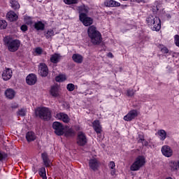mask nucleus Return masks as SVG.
<instances>
[{
	"label": "nucleus",
	"mask_w": 179,
	"mask_h": 179,
	"mask_svg": "<svg viewBox=\"0 0 179 179\" xmlns=\"http://www.w3.org/2000/svg\"><path fill=\"white\" fill-rule=\"evenodd\" d=\"M122 1H128V0H122Z\"/></svg>",
	"instance_id": "nucleus-52"
},
{
	"label": "nucleus",
	"mask_w": 179,
	"mask_h": 179,
	"mask_svg": "<svg viewBox=\"0 0 179 179\" xmlns=\"http://www.w3.org/2000/svg\"><path fill=\"white\" fill-rule=\"evenodd\" d=\"M88 37L91 40V43L94 45H97L101 43V34L96 29V27L91 26L88 28L87 30Z\"/></svg>",
	"instance_id": "nucleus-2"
},
{
	"label": "nucleus",
	"mask_w": 179,
	"mask_h": 179,
	"mask_svg": "<svg viewBox=\"0 0 179 179\" xmlns=\"http://www.w3.org/2000/svg\"><path fill=\"white\" fill-rule=\"evenodd\" d=\"M115 169H110V176L113 177L115 176Z\"/></svg>",
	"instance_id": "nucleus-45"
},
{
	"label": "nucleus",
	"mask_w": 179,
	"mask_h": 179,
	"mask_svg": "<svg viewBox=\"0 0 179 179\" xmlns=\"http://www.w3.org/2000/svg\"><path fill=\"white\" fill-rule=\"evenodd\" d=\"M61 61V55L55 53L50 57V62L52 64H58Z\"/></svg>",
	"instance_id": "nucleus-23"
},
{
	"label": "nucleus",
	"mask_w": 179,
	"mask_h": 179,
	"mask_svg": "<svg viewBox=\"0 0 179 179\" xmlns=\"http://www.w3.org/2000/svg\"><path fill=\"white\" fill-rule=\"evenodd\" d=\"M38 73L41 76L45 77L48 75V67L44 63H41L38 66Z\"/></svg>",
	"instance_id": "nucleus-12"
},
{
	"label": "nucleus",
	"mask_w": 179,
	"mask_h": 179,
	"mask_svg": "<svg viewBox=\"0 0 179 179\" xmlns=\"http://www.w3.org/2000/svg\"><path fill=\"white\" fill-rule=\"evenodd\" d=\"M146 22L152 31H160V29H162V21L159 17L150 15L146 18Z\"/></svg>",
	"instance_id": "nucleus-1"
},
{
	"label": "nucleus",
	"mask_w": 179,
	"mask_h": 179,
	"mask_svg": "<svg viewBox=\"0 0 179 179\" xmlns=\"http://www.w3.org/2000/svg\"><path fill=\"white\" fill-rule=\"evenodd\" d=\"M108 167L110 170H113L115 169V163L113 161L110 162L108 164Z\"/></svg>",
	"instance_id": "nucleus-40"
},
{
	"label": "nucleus",
	"mask_w": 179,
	"mask_h": 179,
	"mask_svg": "<svg viewBox=\"0 0 179 179\" xmlns=\"http://www.w3.org/2000/svg\"><path fill=\"white\" fill-rule=\"evenodd\" d=\"M103 4L106 8H118V6H121V3L120 2L114 0H106Z\"/></svg>",
	"instance_id": "nucleus-15"
},
{
	"label": "nucleus",
	"mask_w": 179,
	"mask_h": 179,
	"mask_svg": "<svg viewBox=\"0 0 179 179\" xmlns=\"http://www.w3.org/2000/svg\"><path fill=\"white\" fill-rule=\"evenodd\" d=\"M134 2H137V3H141V2H143V0H134Z\"/></svg>",
	"instance_id": "nucleus-48"
},
{
	"label": "nucleus",
	"mask_w": 179,
	"mask_h": 179,
	"mask_svg": "<svg viewBox=\"0 0 179 179\" xmlns=\"http://www.w3.org/2000/svg\"><path fill=\"white\" fill-rule=\"evenodd\" d=\"M35 114L42 120H45L46 121H48L51 118V110L45 107L37 108L35 110Z\"/></svg>",
	"instance_id": "nucleus-4"
},
{
	"label": "nucleus",
	"mask_w": 179,
	"mask_h": 179,
	"mask_svg": "<svg viewBox=\"0 0 179 179\" xmlns=\"http://www.w3.org/2000/svg\"><path fill=\"white\" fill-rule=\"evenodd\" d=\"M162 51L163 52H165V54H168V52H169V49H167V48H163L162 49Z\"/></svg>",
	"instance_id": "nucleus-46"
},
{
	"label": "nucleus",
	"mask_w": 179,
	"mask_h": 179,
	"mask_svg": "<svg viewBox=\"0 0 179 179\" xmlns=\"http://www.w3.org/2000/svg\"><path fill=\"white\" fill-rule=\"evenodd\" d=\"M145 140V138H143V135L142 134H138V142L140 143H142V142Z\"/></svg>",
	"instance_id": "nucleus-43"
},
{
	"label": "nucleus",
	"mask_w": 179,
	"mask_h": 179,
	"mask_svg": "<svg viewBox=\"0 0 179 179\" xmlns=\"http://www.w3.org/2000/svg\"><path fill=\"white\" fill-rule=\"evenodd\" d=\"M157 134L160 141H164L167 138V133L163 129L158 131Z\"/></svg>",
	"instance_id": "nucleus-28"
},
{
	"label": "nucleus",
	"mask_w": 179,
	"mask_h": 179,
	"mask_svg": "<svg viewBox=\"0 0 179 179\" xmlns=\"http://www.w3.org/2000/svg\"><path fill=\"white\" fill-rule=\"evenodd\" d=\"M108 57L109 58H113V53L109 52V53L108 54Z\"/></svg>",
	"instance_id": "nucleus-50"
},
{
	"label": "nucleus",
	"mask_w": 179,
	"mask_h": 179,
	"mask_svg": "<svg viewBox=\"0 0 179 179\" xmlns=\"http://www.w3.org/2000/svg\"><path fill=\"white\" fill-rule=\"evenodd\" d=\"M169 166L171 171H177L179 169V160L171 161L169 162Z\"/></svg>",
	"instance_id": "nucleus-21"
},
{
	"label": "nucleus",
	"mask_w": 179,
	"mask_h": 179,
	"mask_svg": "<svg viewBox=\"0 0 179 179\" xmlns=\"http://www.w3.org/2000/svg\"><path fill=\"white\" fill-rule=\"evenodd\" d=\"M53 129H55V134L61 136V135H64V131H65V127L62 123L59 122H55L52 124Z\"/></svg>",
	"instance_id": "nucleus-7"
},
{
	"label": "nucleus",
	"mask_w": 179,
	"mask_h": 179,
	"mask_svg": "<svg viewBox=\"0 0 179 179\" xmlns=\"http://www.w3.org/2000/svg\"><path fill=\"white\" fill-rule=\"evenodd\" d=\"M90 169L93 170V171H97L99 167H100V162L96 158H92L89 161Z\"/></svg>",
	"instance_id": "nucleus-11"
},
{
	"label": "nucleus",
	"mask_w": 179,
	"mask_h": 179,
	"mask_svg": "<svg viewBox=\"0 0 179 179\" xmlns=\"http://www.w3.org/2000/svg\"><path fill=\"white\" fill-rule=\"evenodd\" d=\"M10 3L11 8L15 10H16V9L20 8V4L16 0H10Z\"/></svg>",
	"instance_id": "nucleus-30"
},
{
	"label": "nucleus",
	"mask_w": 179,
	"mask_h": 179,
	"mask_svg": "<svg viewBox=\"0 0 179 179\" xmlns=\"http://www.w3.org/2000/svg\"><path fill=\"white\" fill-rule=\"evenodd\" d=\"M26 113H27V110L24 108H21L17 111V114L20 115V117H24V115H26Z\"/></svg>",
	"instance_id": "nucleus-36"
},
{
	"label": "nucleus",
	"mask_w": 179,
	"mask_h": 179,
	"mask_svg": "<svg viewBox=\"0 0 179 179\" xmlns=\"http://www.w3.org/2000/svg\"><path fill=\"white\" fill-rule=\"evenodd\" d=\"M12 78V70L10 69H6L3 71L2 78L3 80H9Z\"/></svg>",
	"instance_id": "nucleus-20"
},
{
	"label": "nucleus",
	"mask_w": 179,
	"mask_h": 179,
	"mask_svg": "<svg viewBox=\"0 0 179 179\" xmlns=\"http://www.w3.org/2000/svg\"><path fill=\"white\" fill-rule=\"evenodd\" d=\"M66 79V76L65 74H59L55 78L56 82H65Z\"/></svg>",
	"instance_id": "nucleus-33"
},
{
	"label": "nucleus",
	"mask_w": 179,
	"mask_h": 179,
	"mask_svg": "<svg viewBox=\"0 0 179 179\" xmlns=\"http://www.w3.org/2000/svg\"><path fill=\"white\" fill-rule=\"evenodd\" d=\"M36 55H41V54H43L44 55H47V52L44 50H43V48L38 47L34 49Z\"/></svg>",
	"instance_id": "nucleus-32"
},
{
	"label": "nucleus",
	"mask_w": 179,
	"mask_h": 179,
	"mask_svg": "<svg viewBox=\"0 0 179 179\" xmlns=\"http://www.w3.org/2000/svg\"><path fill=\"white\" fill-rule=\"evenodd\" d=\"M66 89L69 90V92H73V90H75V85L73 83H69L67 85Z\"/></svg>",
	"instance_id": "nucleus-38"
},
{
	"label": "nucleus",
	"mask_w": 179,
	"mask_h": 179,
	"mask_svg": "<svg viewBox=\"0 0 179 179\" xmlns=\"http://www.w3.org/2000/svg\"><path fill=\"white\" fill-rule=\"evenodd\" d=\"M161 153L164 157H173L174 150L170 145H164L161 148Z\"/></svg>",
	"instance_id": "nucleus-6"
},
{
	"label": "nucleus",
	"mask_w": 179,
	"mask_h": 179,
	"mask_svg": "<svg viewBox=\"0 0 179 179\" xmlns=\"http://www.w3.org/2000/svg\"><path fill=\"white\" fill-rule=\"evenodd\" d=\"M92 127L95 132H96L98 138H99L100 139H103V136H101V132L103 131V129L101 128V124H100V122L99 120H94L92 122Z\"/></svg>",
	"instance_id": "nucleus-9"
},
{
	"label": "nucleus",
	"mask_w": 179,
	"mask_h": 179,
	"mask_svg": "<svg viewBox=\"0 0 179 179\" xmlns=\"http://www.w3.org/2000/svg\"><path fill=\"white\" fill-rule=\"evenodd\" d=\"M77 143L79 146H85V145L87 143V138H86L85 133L82 131L78 133Z\"/></svg>",
	"instance_id": "nucleus-8"
},
{
	"label": "nucleus",
	"mask_w": 179,
	"mask_h": 179,
	"mask_svg": "<svg viewBox=\"0 0 179 179\" xmlns=\"http://www.w3.org/2000/svg\"><path fill=\"white\" fill-rule=\"evenodd\" d=\"M72 59L76 64H82L83 62V56L80 54H74L72 56Z\"/></svg>",
	"instance_id": "nucleus-22"
},
{
	"label": "nucleus",
	"mask_w": 179,
	"mask_h": 179,
	"mask_svg": "<svg viewBox=\"0 0 179 179\" xmlns=\"http://www.w3.org/2000/svg\"><path fill=\"white\" fill-rule=\"evenodd\" d=\"M127 94L129 96V97H132V96L135 94V92L134 90H127Z\"/></svg>",
	"instance_id": "nucleus-41"
},
{
	"label": "nucleus",
	"mask_w": 179,
	"mask_h": 179,
	"mask_svg": "<svg viewBox=\"0 0 179 179\" xmlns=\"http://www.w3.org/2000/svg\"><path fill=\"white\" fill-rule=\"evenodd\" d=\"M26 138L28 142L36 141V134L33 131H29L26 135Z\"/></svg>",
	"instance_id": "nucleus-26"
},
{
	"label": "nucleus",
	"mask_w": 179,
	"mask_h": 179,
	"mask_svg": "<svg viewBox=\"0 0 179 179\" xmlns=\"http://www.w3.org/2000/svg\"><path fill=\"white\" fill-rule=\"evenodd\" d=\"M138 117V111L136 110H130L125 116H124L123 120L124 121H132Z\"/></svg>",
	"instance_id": "nucleus-13"
},
{
	"label": "nucleus",
	"mask_w": 179,
	"mask_h": 179,
	"mask_svg": "<svg viewBox=\"0 0 179 179\" xmlns=\"http://www.w3.org/2000/svg\"><path fill=\"white\" fill-rule=\"evenodd\" d=\"M15 91L12 89H8L6 92H5V95L7 97V99H12L15 97Z\"/></svg>",
	"instance_id": "nucleus-27"
},
{
	"label": "nucleus",
	"mask_w": 179,
	"mask_h": 179,
	"mask_svg": "<svg viewBox=\"0 0 179 179\" xmlns=\"http://www.w3.org/2000/svg\"><path fill=\"white\" fill-rule=\"evenodd\" d=\"M78 13H80L79 16L83 15V16L87 15V13L89 12V7L82 5L78 7Z\"/></svg>",
	"instance_id": "nucleus-19"
},
{
	"label": "nucleus",
	"mask_w": 179,
	"mask_h": 179,
	"mask_svg": "<svg viewBox=\"0 0 179 179\" xmlns=\"http://www.w3.org/2000/svg\"><path fill=\"white\" fill-rule=\"evenodd\" d=\"M42 159L45 167H50V166H51V161L48 159L47 153H42Z\"/></svg>",
	"instance_id": "nucleus-25"
},
{
	"label": "nucleus",
	"mask_w": 179,
	"mask_h": 179,
	"mask_svg": "<svg viewBox=\"0 0 179 179\" xmlns=\"http://www.w3.org/2000/svg\"><path fill=\"white\" fill-rule=\"evenodd\" d=\"M20 29L22 31H27V25L23 24L21 26Z\"/></svg>",
	"instance_id": "nucleus-44"
},
{
	"label": "nucleus",
	"mask_w": 179,
	"mask_h": 179,
	"mask_svg": "<svg viewBox=\"0 0 179 179\" xmlns=\"http://www.w3.org/2000/svg\"><path fill=\"white\" fill-rule=\"evenodd\" d=\"M55 118L57 120L62 121V122H64V124H68L69 121H71V118H69V116L65 113H57L55 115Z\"/></svg>",
	"instance_id": "nucleus-10"
},
{
	"label": "nucleus",
	"mask_w": 179,
	"mask_h": 179,
	"mask_svg": "<svg viewBox=\"0 0 179 179\" xmlns=\"http://www.w3.org/2000/svg\"><path fill=\"white\" fill-rule=\"evenodd\" d=\"M174 38H175V44H176V45H177V47H179V36L178 35H176Z\"/></svg>",
	"instance_id": "nucleus-42"
},
{
	"label": "nucleus",
	"mask_w": 179,
	"mask_h": 179,
	"mask_svg": "<svg viewBox=\"0 0 179 179\" xmlns=\"http://www.w3.org/2000/svg\"><path fill=\"white\" fill-rule=\"evenodd\" d=\"M64 3L66 5H75L79 2L78 0H64Z\"/></svg>",
	"instance_id": "nucleus-35"
},
{
	"label": "nucleus",
	"mask_w": 179,
	"mask_h": 179,
	"mask_svg": "<svg viewBox=\"0 0 179 179\" xmlns=\"http://www.w3.org/2000/svg\"><path fill=\"white\" fill-rule=\"evenodd\" d=\"M50 94L52 95V97H59V87L57 85L52 86L50 90Z\"/></svg>",
	"instance_id": "nucleus-18"
},
{
	"label": "nucleus",
	"mask_w": 179,
	"mask_h": 179,
	"mask_svg": "<svg viewBox=\"0 0 179 179\" xmlns=\"http://www.w3.org/2000/svg\"><path fill=\"white\" fill-rule=\"evenodd\" d=\"M8 27V22L5 20H0V30H5Z\"/></svg>",
	"instance_id": "nucleus-34"
},
{
	"label": "nucleus",
	"mask_w": 179,
	"mask_h": 179,
	"mask_svg": "<svg viewBox=\"0 0 179 179\" xmlns=\"http://www.w3.org/2000/svg\"><path fill=\"white\" fill-rule=\"evenodd\" d=\"M39 176L42 177L43 179H47V174L45 173V168L41 167L38 170Z\"/></svg>",
	"instance_id": "nucleus-31"
},
{
	"label": "nucleus",
	"mask_w": 179,
	"mask_h": 179,
	"mask_svg": "<svg viewBox=\"0 0 179 179\" xmlns=\"http://www.w3.org/2000/svg\"><path fill=\"white\" fill-rule=\"evenodd\" d=\"M26 82L27 85H29V86L36 85V82H37V76L33 73L29 74L26 78Z\"/></svg>",
	"instance_id": "nucleus-16"
},
{
	"label": "nucleus",
	"mask_w": 179,
	"mask_h": 179,
	"mask_svg": "<svg viewBox=\"0 0 179 179\" xmlns=\"http://www.w3.org/2000/svg\"><path fill=\"white\" fill-rule=\"evenodd\" d=\"M80 20L83 23L84 26H90V24H93V19H92L90 17H87V15H79Z\"/></svg>",
	"instance_id": "nucleus-14"
},
{
	"label": "nucleus",
	"mask_w": 179,
	"mask_h": 179,
	"mask_svg": "<svg viewBox=\"0 0 179 179\" xmlns=\"http://www.w3.org/2000/svg\"><path fill=\"white\" fill-rule=\"evenodd\" d=\"M3 160V155H2V153L0 152V162Z\"/></svg>",
	"instance_id": "nucleus-49"
},
{
	"label": "nucleus",
	"mask_w": 179,
	"mask_h": 179,
	"mask_svg": "<svg viewBox=\"0 0 179 179\" xmlns=\"http://www.w3.org/2000/svg\"><path fill=\"white\" fill-rule=\"evenodd\" d=\"M5 43L8 47V51L10 52H16L20 47V41L17 39L8 41L5 39Z\"/></svg>",
	"instance_id": "nucleus-5"
},
{
	"label": "nucleus",
	"mask_w": 179,
	"mask_h": 179,
	"mask_svg": "<svg viewBox=\"0 0 179 179\" xmlns=\"http://www.w3.org/2000/svg\"><path fill=\"white\" fill-rule=\"evenodd\" d=\"M34 27L36 30H44L45 25L41 21H38L34 23Z\"/></svg>",
	"instance_id": "nucleus-29"
},
{
	"label": "nucleus",
	"mask_w": 179,
	"mask_h": 179,
	"mask_svg": "<svg viewBox=\"0 0 179 179\" xmlns=\"http://www.w3.org/2000/svg\"><path fill=\"white\" fill-rule=\"evenodd\" d=\"M145 163L146 159H145V157L138 156L136 158L134 163L130 166V170L131 171H138V170H141V169L145 166Z\"/></svg>",
	"instance_id": "nucleus-3"
},
{
	"label": "nucleus",
	"mask_w": 179,
	"mask_h": 179,
	"mask_svg": "<svg viewBox=\"0 0 179 179\" xmlns=\"http://www.w3.org/2000/svg\"><path fill=\"white\" fill-rule=\"evenodd\" d=\"M144 146H148L149 145V142L147 141L144 140L143 142H141Z\"/></svg>",
	"instance_id": "nucleus-47"
},
{
	"label": "nucleus",
	"mask_w": 179,
	"mask_h": 179,
	"mask_svg": "<svg viewBox=\"0 0 179 179\" xmlns=\"http://www.w3.org/2000/svg\"><path fill=\"white\" fill-rule=\"evenodd\" d=\"M52 36H54V30L49 29L45 34L46 38H50V37H52Z\"/></svg>",
	"instance_id": "nucleus-39"
},
{
	"label": "nucleus",
	"mask_w": 179,
	"mask_h": 179,
	"mask_svg": "<svg viewBox=\"0 0 179 179\" xmlns=\"http://www.w3.org/2000/svg\"><path fill=\"white\" fill-rule=\"evenodd\" d=\"M17 107H18L17 104H15V106H12L13 108H17Z\"/></svg>",
	"instance_id": "nucleus-51"
},
{
	"label": "nucleus",
	"mask_w": 179,
	"mask_h": 179,
	"mask_svg": "<svg viewBox=\"0 0 179 179\" xmlns=\"http://www.w3.org/2000/svg\"><path fill=\"white\" fill-rule=\"evenodd\" d=\"M64 136H66V138H69V136H73V135H75V131L73 130L72 128L64 127Z\"/></svg>",
	"instance_id": "nucleus-24"
},
{
	"label": "nucleus",
	"mask_w": 179,
	"mask_h": 179,
	"mask_svg": "<svg viewBox=\"0 0 179 179\" xmlns=\"http://www.w3.org/2000/svg\"><path fill=\"white\" fill-rule=\"evenodd\" d=\"M24 21L25 22V23L27 24H31L32 22V19L31 18V17H29L27 15H25L24 17Z\"/></svg>",
	"instance_id": "nucleus-37"
},
{
	"label": "nucleus",
	"mask_w": 179,
	"mask_h": 179,
	"mask_svg": "<svg viewBox=\"0 0 179 179\" xmlns=\"http://www.w3.org/2000/svg\"><path fill=\"white\" fill-rule=\"evenodd\" d=\"M6 17L8 19V20H10V22H16L19 16L17 14H16V13H15V11L10 10L7 13Z\"/></svg>",
	"instance_id": "nucleus-17"
}]
</instances>
